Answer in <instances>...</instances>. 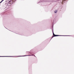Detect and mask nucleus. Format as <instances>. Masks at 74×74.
<instances>
[{
  "mask_svg": "<svg viewBox=\"0 0 74 74\" xmlns=\"http://www.w3.org/2000/svg\"><path fill=\"white\" fill-rule=\"evenodd\" d=\"M61 36V35H55V37H56V36Z\"/></svg>",
  "mask_w": 74,
  "mask_h": 74,
  "instance_id": "obj_1",
  "label": "nucleus"
},
{
  "mask_svg": "<svg viewBox=\"0 0 74 74\" xmlns=\"http://www.w3.org/2000/svg\"><path fill=\"white\" fill-rule=\"evenodd\" d=\"M66 1H67V0H63V3H65Z\"/></svg>",
  "mask_w": 74,
  "mask_h": 74,
  "instance_id": "obj_2",
  "label": "nucleus"
},
{
  "mask_svg": "<svg viewBox=\"0 0 74 74\" xmlns=\"http://www.w3.org/2000/svg\"><path fill=\"white\" fill-rule=\"evenodd\" d=\"M12 1H9V4H12Z\"/></svg>",
  "mask_w": 74,
  "mask_h": 74,
  "instance_id": "obj_3",
  "label": "nucleus"
},
{
  "mask_svg": "<svg viewBox=\"0 0 74 74\" xmlns=\"http://www.w3.org/2000/svg\"><path fill=\"white\" fill-rule=\"evenodd\" d=\"M53 35L54 36V37H55V34H54V33H53Z\"/></svg>",
  "mask_w": 74,
  "mask_h": 74,
  "instance_id": "obj_4",
  "label": "nucleus"
},
{
  "mask_svg": "<svg viewBox=\"0 0 74 74\" xmlns=\"http://www.w3.org/2000/svg\"><path fill=\"white\" fill-rule=\"evenodd\" d=\"M58 12V10H56L54 12L55 13H56Z\"/></svg>",
  "mask_w": 74,
  "mask_h": 74,
  "instance_id": "obj_5",
  "label": "nucleus"
},
{
  "mask_svg": "<svg viewBox=\"0 0 74 74\" xmlns=\"http://www.w3.org/2000/svg\"><path fill=\"white\" fill-rule=\"evenodd\" d=\"M3 1H4V0H2V1H1L0 2V3H2V2H3Z\"/></svg>",
  "mask_w": 74,
  "mask_h": 74,
  "instance_id": "obj_6",
  "label": "nucleus"
},
{
  "mask_svg": "<svg viewBox=\"0 0 74 74\" xmlns=\"http://www.w3.org/2000/svg\"><path fill=\"white\" fill-rule=\"evenodd\" d=\"M28 56H32V55H28Z\"/></svg>",
  "mask_w": 74,
  "mask_h": 74,
  "instance_id": "obj_7",
  "label": "nucleus"
},
{
  "mask_svg": "<svg viewBox=\"0 0 74 74\" xmlns=\"http://www.w3.org/2000/svg\"><path fill=\"white\" fill-rule=\"evenodd\" d=\"M17 57H21V56H18Z\"/></svg>",
  "mask_w": 74,
  "mask_h": 74,
  "instance_id": "obj_8",
  "label": "nucleus"
},
{
  "mask_svg": "<svg viewBox=\"0 0 74 74\" xmlns=\"http://www.w3.org/2000/svg\"><path fill=\"white\" fill-rule=\"evenodd\" d=\"M53 37H54V36H53L52 37V38H53Z\"/></svg>",
  "mask_w": 74,
  "mask_h": 74,
  "instance_id": "obj_9",
  "label": "nucleus"
}]
</instances>
